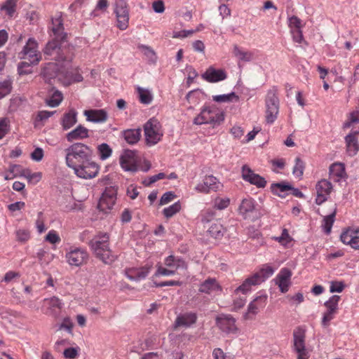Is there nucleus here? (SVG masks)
Instances as JSON below:
<instances>
[{"label":"nucleus","mask_w":359,"mask_h":359,"mask_svg":"<svg viewBox=\"0 0 359 359\" xmlns=\"http://www.w3.org/2000/svg\"><path fill=\"white\" fill-rule=\"evenodd\" d=\"M52 32L54 38L65 40L67 34L64 33L63 23L61 17L52 18Z\"/></svg>","instance_id":"f704fd0d"},{"label":"nucleus","mask_w":359,"mask_h":359,"mask_svg":"<svg viewBox=\"0 0 359 359\" xmlns=\"http://www.w3.org/2000/svg\"><path fill=\"white\" fill-rule=\"evenodd\" d=\"M340 241L354 250H359V227H348L344 229Z\"/></svg>","instance_id":"dca6fc26"},{"label":"nucleus","mask_w":359,"mask_h":359,"mask_svg":"<svg viewBox=\"0 0 359 359\" xmlns=\"http://www.w3.org/2000/svg\"><path fill=\"white\" fill-rule=\"evenodd\" d=\"M273 239L276 241H278L283 246H287L292 241V238L289 235L288 231L286 229H284L282 231V233L280 236H274Z\"/></svg>","instance_id":"3c124183"},{"label":"nucleus","mask_w":359,"mask_h":359,"mask_svg":"<svg viewBox=\"0 0 359 359\" xmlns=\"http://www.w3.org/2000/svg\"><path fill=\"white\" fill-rule=\"evenodd\" d=\"M72 170L78 177L88 180L95 177L100 168L97 163L90 159L83 163H81V165H78Z\"/></svg>","instance_id":"9b49d317"},{"label":"nucleus","mask_w":359,"mask_h":359,"mask_svg":"<svg viewBox=\"0 0 359 359\" xmlns=\"http://www.w3.org/2000/svg\"><path fill=\"white\" fill-rule=\"evenodd\" d=\"M63 40L60 39L54 38L53 40L48 41L43 49L44 55L48 57V59L54 60L58 62L71 61L72 57H66L61 53V42Z\"/></svg>","instance_id":"9d476101"},{"label":"nucleus","mask_w":359,"mask_h":359,"mask_svg":"<svg viewBox=\"0 0 359 359\" xmlns=\"http://www.w3.org/2000/svg\"><path fill=\"white\" fill-rule=\"evenodd\" d=\"M11 90V82L6 80L0 83V99L10 93Z\"/></svg>","instance_id":"bf43d9fd"},{"label":"nucleus","mask_w":359,"mask_h":359,"mask_svg":"<svg viewBox=\"0 0 359 359\" xmlns=\"http://www.w3.org/2000/svg\"><path fill=\"white\" fill-rule=\"evenodd\" d=\"M20 176L24 177L31 183L36 184L41 180L42 172H32L28 168L21 169L20 172Z\"/></svg>","instance_id":"e433bc0d"},{"label":"nucleus","mask_w":359,"mask_h":359,"mask_svg":"<svg viewBox=\"0 0 359 359\" xmlns=\"http://www.w3.org/2000/svg\"><path fill=\"white\" fill-rule=\"evenodd\" d=\"M176 270L169 268L166 269L163 266H162L161 264L158 265L157 270L155 273L156 276H172L175 273Z\"/></svg>","instance_id":"e2e57ef3"},{"label":"nucleus","mask_w":359,"mask_h":359,"mask_svg":"<svg viewBox=\"0 0 359 359\" xmlns=\"http://www.w3.org/2000/svg\"><path fill=\"white\" fill-rule=\"evenodd\" d=\"M197 316L195 313L189 312L178 316L175 320L176 327H190L196 322Z\"/></svg>","instance_id":"7c9ffc66"},{"label":"nucleus","mask_w":359,"mask_h":359,"mask_svg":"<svg viewBox=\"0 0 359 359\" xmlns=\"http://www.w3.org/2000/svg\"><path fill=\"white\" fill-rule=\"evenodd\" d=\"M288 25L290 28V31L294 29H300L303 27L302 20L297 16H292L288 19Z\"/></svg>","instance_id":"4d7b16f0"},{"label":"nucleus","mask_w":359,"mask_h":359,"mask_svg":"<svg viewBox=\"0 0 359 359\" xmlns=\"http://www.w3.org/2000/svg\"><path fill=\"white\" fill-rule=\"evenodd\" d=\"M267 302V296L262 294L256 297L253 301H252L248 306V312L245 315L246 319L251 318V315L255 316L257 314L261 309H263Z\"/></svg>","instance_id":"5701e85b"},{"label":"nucleus","mask_w":359,"mask_h":359,"mask_svg":"<svg viewBox=\"0 0 359 359\" xmlns=\"http://www.w3.org/2000/svg\"><path fill=\"white\" fill-rule=\"evenodd\" d=\"M292 272L287 268H283L276 278V283L278 285L281 292L285 293L288 291L290 283Z\"/></svg>","instance_id":"b1692460"},{"label":"nucleus","mask_w":359,"mask_h":359,"mask_svg":"<svg viewBox=\"0 0 359 359\" xmlns=\"http://www.w3.org/2000/svg\"><path fill=\"white\" fill-rule=\"evenodd\" d=\"M340 299H341L340 296H339V295H332L324 304L327 310L337 313V310H338V304H339Z\"/></svg>","instance_id":"a18cd8bd"},{"label":"nucleus","mask_w":359,"mask_h":359,"mask_svg":"<svg viewBox=\"0 0 359 359\" xmlns=\"http://www.w3.org/2000/svg\"><path fill=\"white\" fill-rule=\"evenodd\" d=\"M143 128L147 145L154 146L162 140L164 131L161 123L157 118L149 119L144 123Z\"/></svg>","instance_id":"20e7f679"},{"label":"nucleus","mask_w":359,"mask_h":359,"mask_svg":"<svg viewBox=\"0 0 359 359\" xmlns=\"http://www.w3.org/2000/svg\"><path fill=\"white\" fill-rule=\"evenodd\" d=\"M274 271H275V270L271 266H270L269 264H265L262 267V269H260V271L259 272L255 273L253 275H258L259 276V278H261L262 279V283L266 279H267L268 278L271 276L273 274Z\"/></svg>","instance_id":"49530a36"},{"label":"nucleus","mask_w":359,"mask_h":359,"mask_svg":"<svg viewBox=\"0 0 359 359\" xmlns=\"http://www.w3.org/2000/svg\"><path fill=\"white\" fill-rule=\"evenodd\" d=\"M257 53V50H248L236 44L233 46L232 53L237 59L238 64L242 62H250L256 60Z\"/></svg>","instance_id":"412c9836"},{"label":"nucleus","mask_w":359,"mask_h":359,"mask_svg":"<svg viewBox=\"0 0 359 359\" xmlns=\"http://www.w3.org/2000/svg\"><path fill=\"white\" fill-rule=\"evenodd\" d=\"M19 57L28 60L32 65H37L41 60V54L38 50V43L33 38H29L19 53Z\"/></svg>","instance_id":"6e6552de"},{"label":"nucleus","mask_w":359,"mask_h":359,"mask_svg":"<svg viewBox=\"0 0 359 359\" xmlns=\"http://www.w3.org/2000/svg\"><path fill=\"white\" fill-rule=\"evenodd\" d=\"M79 351V347L67 348L65 349L63 355L66 359H75L78 357Z\"/></svg>","instance_id":"13d9d810"},{"label":"nucleus","mask_w":359,"mask_h":359,"mask_svg":"<svg viewBox=\"0 0 359 359\" xmlns=\"http://www.w3.org/2000/svg\"><path fill=\"white\" fill-rule=\"evenodd\" d=\"M212 100L219 103L238 102L239 97L235 93L231 92L228 94L213 95Z\"/></svg>","instance_id":"ea45409f"},{"label":"nucleus","mask_w":359,"mask_h":359,"mask_svg":"<svg viewBox=\"0 0 359 359\" xmlns=\"http://www.w3.org/2000/svg\"><path fill=\"white\" fill-rule=\"evenodd\" d=\"M330 176L335 182H339L345 178L346 171L344 165L341 163H333L330 168Z\"/></svg>","instance_id":"72a5a7b5"},{"label":"nucleus","mask_w":359,"mask_h":359,"mask_svg":"<svg viewBox=\"0 0 359 359\" xmlns=\"http://www.w3.org/2000/svg\"><path fill=\"white\" fill-rule=\"evenodd\" d=\"M45 241L51 244H57L60 242L61 239L55 230H50L46 236Z\"/></svg>","instance_id":"052dcab7"},{"label":"nucleus","mask_w":359,"mask_h":359,"mask_svg":"<svg viewBox=\"0 0 359 359\" xmlns=\"http://www.w3.org/2000/svg\"><path fill=\"white\" fill-rule=\"evenodd\" d=\"M16 239L21 243H25L30 238V232L26 229H19L15 231Z\"/></svg>","instance_id":"5fc2aeb1"},{"label":"nucleus","mask_w":359,"mask_h":359,"mask_svg":"<svg viewBox=\"0 0 359 359\" xmlns=\"http://www.w3.org/2000/svg\"><path fill=\"white\" fill-rule=\"evenodd\" d=\"M116 195L117 189L114 187H107L99 201V210L104 213L110 211L115 205Z\"/></svg>","instance_id":"f8f14e48"},{"label":"nucleus","mask_w":359,"mask_h":359,"mask_svg":"<svg viewBox=\"0 0 359 359\" xmlns=\"http://www.w3.org/2000/svg\"><path fill=\"white\" fill-rule=\"evenodd\" d=\"M222 288L215 278H209L203 282L199 287V291L208 294H219Z\"/></svg>","instance_id":"393cba45"},{"label":"nucleus","mask_w":359,"mask_h":359,"mask_svg":"<svg viewBox=\"0 0 359 359\" xmlns=\"http://www.w3.org/2000/svg\"><path fill=\"white\" fill-rule=\"evenodd\" d=\"M62 301L58 297L53 296L50 298H46L43 300V309L46 315L53 317H57L63 307Z\"/></svg>","instance_id":"a211bd4d"},{"label":"nucleus","mask_w":359,"mask_h":359,"mask_svg":"<svg viewBox=\"0 0 359 359\" xmlns=\"http://www.w3.org/2000/svg\"><path fill=\"white\" fill-rule=\"evenodd\" d=\"M304 168V162L301 159L300 157H297L295 158V164L292 170L293 175L297 177H301L303 175Z\"/></svg>","instance_id":"de8ad7c7"},{"label":"nucleus","mask_w":359,"mask_h":359,"mask_svg":"<svg viewBox=\"0 0 359 359\" xmlns=\"http://www.w3.org/2000/svg\"><path fill=\"white\" fill-rule=\"evenodd\" d=\"M332 189V184L327 180H321L316 185V203L320 205L327 201Z\"/></svg>","instance_id":"aec40b11"},{"label":"nucleus","mask_w":359,"mask_h":359,"mask_svg":"<svg viewBox=\"0 0 359 359\" xmlns=\"http://www.w3.org/2000/svg\"><path fill=\"white\" fill-rule=\"evenodd\" d=\"M262 278L258 275H252L246 278L243 283L238 286L234 291L236 294L242 293L243 294L250 292L252 287L262 283Z\"/></svg>","instance_id":"a878e982"},{"label":"nucleus","mask_w":359,"mask_h":359,"mask_svg":"<svg viewBox=\"0 0 359 359\" xmlns=\"http://www.w3.org/2000/svg\"><path fill=\"white\" fill-rule=\"evenodd\" d=\"M36 227L39 233H43L46 229L43 219V213L41 212L38 213V218L36 221Z\"/></svg>","instance_id":"338daca9"},{"label":"nucleus","mask_w":359,"mask_h":359,"mask_svg":"<svg viewBox=\"0 0 359 359\" xmlns=\"http://www.w3.org/2000/svg\"><path fill=\"white\" fill-rule=\"evenodd\" d=\"M137 92L138 94V97L141 103L144 104H149L153 100V96L151 92L141 87L137 88Z\"/></svg>","instance_id":"a19ab883"},{"label":"nucleus","mask_w":359,"mask_h":359,"mask_svg":"<svg viewBox=\"0 0 359 359\" xmlns=\"http://www.w3.org/2000/svg\"><path fill=\"white\" fill-rule=\"evenodd\" d=\"M89 246L95 255L105 264L114 260V257L109 248V235L107 233L99 232L89 242Z\"/></svg>","instance_id":"f03ea898"},{"label":"nucleus","mask_w":359,"mask_h":359,"mask_svg":"<svg viewBox=\"0 0 359 359\" xmlns=\"http://www.w3.org/2000/svg\"><path fill=\"white\" fill-rule=\"evenodd\" d=\"M226 73L224 69H215L213 67H209L206 71L201 75L205 81L209 83H216L226 79Z\"/></svg>","instance_id":"4be33fe9"},{"label":"nucleus","mask_w":359,"mask_h":359,"mask_svg":"<svg viewBox=\"0 0 359 359\" xmlns=\"http://www.w3.org/2000/svg\"><path fill=\"white\" fill-rule=\"evenodd\" d=\"M280 101L278 90L273 88L268 90L265 99V119L267 123L272 124L278 118L279 113Z\"/></svg>","instance_id":"39448f33"},{"label":"nucleus","mask_w":359,"mask_h":359,"mask_svg":"<svg viewBox=\"0 0 359 359\" xmlns=\"http://www.w3.org/2000/svg\"><path fill=\"white\" fill-rule=\"evenodd\" d=\"M151 266H143L141 268H131L126 271L127 278L131 280H140L144 279L149 274Z\"/></svg>","instance_id":"cd10ccee"},{"label":"nucleus","mask_w":359,"mask_h":359,"mask_svg":"<svg viewBox=\"0 0 359 359\" xmlns=\"http://www.w3.org/2000/svg\"><path fill=\"white\" fill-rule=\"evenodd\" d=\"M77 122V112L71 109L65 113L61 118V125L64 130H67L74 126Z\"/></svg>","instance_id":"2f4dec72"},{"label":"nucleus","mask_w":359,"mask_h":359,"mask_svg":"<svg viewBox=\"0 0 359 359\" xmlns=\"http://www.w3.org/2000/svg\"><path fill=\"white\" fill-rule=\"evenodd\" d=\"M346 152L348 156H354L359 151V144L356 137V133H350L345 137Z\"/></svg>","instance_id":"c756f323"},{"label":"nucleus","mask_w":359,"mask_h":359,"mask_svg":"<svg viewBox=\"0 0 359 359\" xmlns=\"http://www.w3.org/2000/svg\"><path fill=\"white\" fill-rule=\"evenodd\" d=\"M60 330L64 329L66 330L69 333H72L73 328V323L71 319L69 317L65 318L62 320V323L60 324Z\"/></svg>","instance_id":"774afa93"},{"label":"nucleus","mask_w":359,"mask_h":359,"mask_svg":"<svg viewBox=\"0 0 359 359\" xmlns=\"http://www.w3.org/2000/svg\"><path fill=\"white\" fill-rule=\"evenodd\" d=\"M238 214L244 219L254 221L259 217V212L255 201L250 197L243 199L238 208Z\"/></svg>","instance_id":"1a4fd4ad"},{"label":"nucleus","mask_w":359,"mask_h":359,"mask_svg":"<svg viewBox=\"0 0 359 359\" xmlns=\"http://www.w3.org/2000/svg\"><path fill=\"white\" fill-rule=\"evenodd\" d=\"M98 151L100 154V158L102 160H105L108 158L111 155L112 153L111 149L106 143H103L98 147Z\"/></svg>","instance_id":"603ef678"},{"label":"nucleus","mask_w":359,"mask_h":359,"mask_svg":"<svg viewBox=\"0 0 359 359\" xmlns=\"http://www.w3.org/2000/svg\"><path fill=\"white\" fill-rule=\"evenodd\" d=\"M63 100V95L59 90H54L50 97L46 99V104L51 107H57Z\"/></svg>","instance_id":"37998d69"},{"label":"nucleus","mask_w":359,"mask_h":359,"mask_svg":"<svg viewBox=\"0 0 359 359\" xmlns=\"http://www.w3.org/2000/svg\"><path fill=\"white\" fill-rule=\"evenodd\" d=\"M215 216V212L212 210H206L201 214V222L203 224L208 223L211 222Z\"/></svg>","instance_id":"0e129e2a"},{"label":"nucleus","mask_w":359,"mask_h":359,"mask_svg":"<svg viewBox=\"0 0 359 359\" xmlns=\"http://www.w3.org/2000/svg\"><path fill=\"white\" fill-rule=\"evenodd\" d=\"M65 163L68 168H74L91 159L93 151L88 145L76 142L65 149Z\"/></svg>","instance_id":"f257e3e1"},{"label":"nucleus","mask_w":359,"mask_h":359,"mask_svg":"<svg viewBox=\"0 0 359 359\" xmlns=\"http://www.w3.org/2000/svg\"><path fill=\"white\" fill-rule=\"evenodd\" d=\"M65 257L70 266L81 267L88 263L89 254L83 248L71 246L66 249Z\"/></svg>","instance_id":"423d86ee"},{"label":"nucleus","mask_w":359,"mask_h":359,"mask_svg":"<svg viewBox=\"0 0 359 359\" xmlns=\"http://www.w3.org/2000/svg\"><path fill=\"white\" fill-rule=\"evenodd\" d=\"M203 93L201 90H195L189 92V93L186 95V98L190 104L196 105L200 102L201 97Z\"/></svg>","instance_id":"09e8293b"},{"label":"nucleus","mask_w":359,"mask_h":359,"mask_svg":"<svg viewBox=\"0 0 359 359\" xmlns=\"http://www.w3.org/2000/svg\"><path fill=\"white\" fill-rule=\"evenodd\" d=\"M176 198V195L172 191H167L161 196L159 205H165L172 201Z\"/></svg>","instance_id":"680f3d73"},{"label":"nucleus","mask_w":359,"mask_h":359,"mask_svg":"<svg viewBox=\"0 0 359 359\" xmlns=\"http://www.w3.org/2000/svg\"><path fill=\"white\" fill-rule=\"evenodd\" d=\"M306 333L302 327L296 328L293 332V349L297 353V359H309V350L306 347Z\"/></svg>","instance_id":"0eeeda50"},{"label":"nucleus","mask_w":359,"mask_h":359,"mask_svg":"<svg viewBox=\"0 0 359 359\" xmlns=\"http://www.w3.org/2000/svg\"><path fill=\"white\" fill-rule=\"evenodd\" d=\"M120 165L125 171L137 172L138 166L136 152L129 149L125 150L120 156Z\"/></svg>","instance_id":"f3484780"},{"label":"nucleus","mask_w":359,"mask_h":359,"mask_svg":"<svg viewBox=\"0 0 359 359\" xmlns=\"http://www.w3.org/2000/svg\"><path fill=\"white\" fill-rule=\"evenodd\" d=\"M292 187L289 185V184H286L285 183H274V184H272L271 186V191L280 196V197H285V193L287 191H289V190H292Z\"/></svg>","instance_id":"58836bf2"},{"label":"nucleus","mask_w":359,"mask_h":359,"mask_svg":"<svg viewBox=\"0 0 359 359\" xmlns=\"http://www.w3.org/2000/svg\"><path fill=\"white\" fill-rule=\"evenodd\" d=\"M86 120L93 123H104L108 118V114L104 109H89L83 111Z\"/></svg>","instance_id":"bb28decb"},{"label":"nucleus","mask_w":359,"mask_h":359,"mask_svg":"<svg viewBox=\"0 0 359 359\" xmlns=\"http://www.w3.org/2000/svg\"><path fill=\"white\" fill-rule=\"evenodd\" d=\"M114 13L117 19V27L125 30L128 27L129 11L126 0H115Z\"/></svg>","instance_id":"ddd939ff"},{"label":"nucleus","mask_w":359,"mask_h":359,"mask_svg":"<svg viewBox=\"0 0 359 359\" xmlns=\"http://www.w3.org/2000/svg\"><path fill=\"white\" fill-rule=\"evenodd\" d=\"M89 137V130L82 125H79L66 135L67 140L72 142L76 140H81Z\"/></svg>","instance_id":"c85d7f7f"},{"label":"nucleus","mask_w":359,"mask_h":359,"mask_svg":"<svg viewBox=\"0 0 359 359\" xmlns=\"http://www.w3.org/2000/svg\"><path fill=\"white\" fill-rule=\"evenodd\" d=\"M121 136L129 144H135L140 140L141 129H127L121 132Z\"/></svg>","instance_id":"473e14b6"},{"label":"nucleus","mask_w":359,"mask_h":359,"mask_svg":"<svg viewBox=\"0 0 359 359\" xmlns=\"http://www.w3.org/2000/svg\"><path fill=\"white\" fill-rule=\"evenodd\" d=\"M242 177L243 179L251 184L256 186L258 188H264L266 185V181L259 175L256 174L254 171L247 165L242 167Z\"/></svg>","instance_id":"6ab92c4d"},{"label":"nucleus","mask_w":359,"mask_h":359,"mask_svg":"<svg viewBox=\"0 0 359 359\" xmlns=\"http://www.w3.org/2000/svg\"><path fill=\"white\" fill-rule=\"evenodd\" d=\"M9 130V121L7 118L0 120V140L2 139Z\"/></svg>","instance_id":"69168bd1"},{"label":"nucleus","mask_w":359,"mask_h":359,"mask_svg":"<svg viewBox=\"0 0 359 359\" xmlns=\"http://www.w3.org/2000/svg\"><path fill=\"white\" fill-rule=\"evenodd\" d=\"M224 121V112L215 105H205L200 114L194 118L193 123L196 125L209 124L212 128L221 125Z\"/></svg>","instance_id":"7ed1b4c3"},{"label":"nucleus","mask_w":359,"mask_h":359,"mask_svg":"<svg viewBox=\"0 0 359 359\" xmlns=\"http://www.w3.org/2000/svg\"><path fill=\"white\" fill-rule=\"evenodd\" d=\"M217 327L226 334H236L238 327L236 325V319L231 315L221 314L215 319Z\"/></svg>","instance_id":"4468645a"},{"label":"nucleus","mask_w":359,"mask_h":359,"mask_svg":"<svg viewBox=\"0 0 359 359\" xmlns=\"http://www.w3.org/2000/svg\"><path fill=\"white\" fill-rule=\"evenodd\" d=\"M230 204V199L227 197H217L214 201V208L222 210L226 208Z\"/></svg>","instance_id":"864d4df0"},{"label":"nucleus","mask_w":359,"mask_h":359,"mask_svg":"<svg viewBox=\"0 0 359 359\" xmlns=\"http://www.w3.org/2000/svg\"><path fill=\"white\" fill-rule=\"evenodd\" d=\"M336 215V208L329 215L325 216L323 220L322 227L325 233L329 234L331 232L332 225L334 222Z\"/></svg>","instance_id":"79ce46f5"},{"label":"nucleus","mask_w":359,"mask_h":359,"mask_svg":"<svg viewBox=\"0 0 359 359\" xmlns=\"http://www.w3.org/2000/svg\"><path fill=\"white\" fill-rule=\"evenodd\" d=\"M164 264L167 267L173 269L176 271L180 268L183 269L187 267V265L183 259L175 257L173 255L167 257L164 260Z\"/></svg>","instance_id":"c9c22d12"},{"label":"nucleus","mask_w":359,"mask_h":359,"mask_svg":"<svg viewBox=\"0 0 359 359\" xmlns=\"http://www.w3.org/2000/svg\"><path fill=\"white\" fill-rule=\"evenodd\" d=\"M17 0H6L1 6V9L4 11L9 16H13L15 11Z\"/></svg>","instance_id":"8fccbe9b"},{"label":"nucleus","mask_w":359,"mask_h":359,"mask_svg":"<svg viewBox=\"0 0 359 359\" xmlns=\"http://www.w3.org/2000/svg\"><path fill=\"white\" fill-rule=\"evenodd\" d=\"M222 187V184L217 178L213 175H206L203 182L196 186L195 190L200 193L208 194L211 191H219Z\"/></svg>","instance_id":"2eb2a0df"},{"label":"nucleus","mask_w":359,"mask_h":359,"mask_svg":"<svg viewBox=\"0 0 359 359\" xmlns=\"http://www.w3.org/2000/svg\"><path fill=\"white\" fill-rule=\"evenodd\" d=\"M181 203L177 201L163 210V215L167 219L172 217L181 210Z\"/></svg>","instance_id":"c03bdc74"},{"label":"nucleus","mask_w":359,"mask_h":359,"mask_svg":"<svg viewBox=\"0 0 359 359\" xmlns=\"http://www.w3.org/2000/svg\"><path fill=\"white\" fill-rule=\"evenodd\" d=\"M224 231L223 226L217 220L214 221L208 229L209 234L215 238H219L222 237Z\"/></svg>","instance_id":"4c0bfd02"},{"label":"nucleus","mask_w":359,"mask_h":359,"mask_svg":"<svg viewBox=\"0 0 359 359\" xmlns=\"http://www.w3.org/2000/svg\"><path fill=\"white\" fill-rule=\"evenodd\" d=\"M32 65L29 62H21L18 66V71L20 75H26L32 72Z\"/></svg>","instance_id":"6e6d98bb"}]
</instances>
